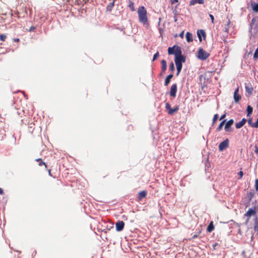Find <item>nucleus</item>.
I'll return each mask as SVG.
<instances>
[{
    "instance_id": "obj_29",
    "label": "nucleus",
    "mask_w": 258,
    "mask_h": 258,
    "mask_svg": "<svg viewBox=\"0 0 258 258\" xmlns=\"http://www.w3.org/2000/svg\"><path fill=\"white\" fill-rule=\"evenodd\" d=\"M258 58V47L256 49L254 53L253 54V58L256 59Z\"/></svg>"
},
{
    "instance_id": "obj_31",
    "label": "nucleus",
    "mask_w": 258,
    "mask_h": 258,
    "mask_svg": "<svg viewBox=\"0 0 258 258\" xmlns=\"http://www.w3.org/2000/svg\"><path fill=\"white\" fill-rule=\"evenodd\" d=\"M165 108L168 110V111H170V110H171V106H170V104L168 103V102H167L165 104Z\"/></svg>"
},
{
    "instance_id": "obj_3",
    "label": "nucleus",
    "mask_w": 258,
    "mask_h": 258,
    "mask_svg": "<svg viewBox=\"0 0 258 258\" xmlns=\"http://www.w3.org/2000/svg\"><path fill=\"white\" fill-rule=\"evenodd\" d=\"M258 211V204L255 205L252 208L249 209L244 214V216L246 217V220L245 223L247 224L249 222L251 217L252 216L256 215V212Z\"/></svg>"
},
{
    "instance_id": "obj_37",
    "label": "nucleus",
    "mask_w": 258,
    "mask_h": 258,
    "mask_svg": "<svg viewBox=\"0 0 258 258\" xmlns=\"http://www.w3.org/2000/svg\"><path fill=\"white\" fill-rule=\"evenodd\" d=\"M253 127L257 128L258 127V118L256 119V121L255 123H254Z\"/></svg>"
},
{
    "instance_id": "obj_6",
    "label": "nucleus",
    "mask_w": 258,
    "mask_h": 258,
    "mask_svg": "<svg viewBox=\"0 0 258 258\" xmlns=\"http://www.w3.org/2000/svg\"><path fill=\"white\" fill-rule=\"evenodd\" d=\"M124 227V223L122 221H118L115 223V228L117 231H122Z\"/></svg>"
},
{
    "instance_id": "obj_1",
    "label": "nucleus",
    "mask_w": 258,
    "mask_h": 258,
    "mask_svg": "<svg viewBox=\"0 0 258 258\" xmlns=\"http://www.w3.org/2000/svg\"><path fill=\"white\" fill-rule=\"evenodd\" d=\"M169 54H174L175 63L177 69V75L180 73L182 67V62L185 61V56L182 55V51L180 46L175 45L173 47H169L168 48Z\"/></svg>"
},
{
    "instance_id": "obj_40",
    "label": "nucleus",
    "mask_w": 258,
    "mask_h": 258,
    "mask_svg": "<svg viewBox=\"0 0 258 258\" xmlns=\"http://www.w3.org/2000/svg\"><path fill=\"white\" fill-rule=\"evenodd\" d=\"M209 16L211 19V21H212V23H214V17L213 15H212V14H210Z\"/></svg>"
},
{
    "instance_id": "obj_13",
    "label": "nucleus",
    "mask_w": 258,
    "mask_h": 258,
    "mask_svg": "<svg viewBox=\"0 0 258 258\" xmlns=\"http://www.w3.org/2000/svg\"><path fill=\"white\" fill-rule=\"evenodd\" d=\"M147 195V192L145 190L142 191L139 193V201H141L143 198H145Z\"/></svg>"
},
{
    "instance_id": "obj_43",
    "label": "nucleus",
    "mask_w": 258,
    "mask_h": 258,
    "mask_svg": "<svg viewBox=\"0 0 258 258\" xmlns=\"http://www.w3.org/2000/svg\"><path fill=\"white\" fill-rule=\"evenodd\" d=\"M4 194L3 189L0 187V195H3Z\"/></svg>"
},
{
    "instance_id": "obj_32",
    "label": "nucleus",
    "mask_w": 258,
    "mask_h": 258,
    "mask_svg": "<svg viewBox=\"0 0 258 258\" xmlns=\"http://www.w3.org/2000/svg\"><path fill=\"white\" fill-rule=\"evenodd\" d=\"M248 124L253 127V125L254 123L252 122V119L251 118H249L247 120Z\"/></svg>"
},
{
    "instance_id": "obj_34",
    "label": "nucleus",
    "mask_w": 258,
    "mask_h": 258,
    "mask_svg": "<svg viewBox=\"0 0 258 258\" xmlns=\"http://www.w3.org/2000/svg\"><path fill=\"white\" fill-rule=\"evenodd\" d=\"M159 56V52H157L153 56V61H154Z\"/></svg>"
},
{
    "instance_id": "obj_25",
    "label": "nucleus",
    "mask_w": 258,
    "mask_h": 258,
    "mask_svg": "<svg viewBox=\"0 0 258 258\" xmlns=\"http://www.w3.org/2000/svg\"><path fill=\"white\" fill-rule=\"evenodd\" d=\"M252 110H253L252 107H251L250 106L248 105L247 107V116H249L251 114V113L252 112Z\"/></svg>"
},
{
    "instance_id": "obj_19",
    "label": "nucleus",
    "mask_w": 258,
    "mask_h": 258,
    "mask_svg": "<svg viewBox=\"0 0 258 258\" xmlns=\"http://www.w3.org/2000/svg\"><path fill=\"white\" fill-rule=\"evenodd\" d=\"M185 36H186V41L187 42H190L192 41L193 39H192V34L191 33H190L189 32H187L186 33Z\"/></svg>"
},
{
    "instance_id": "obj_24",
    "label": "nucleus",
    "mask_w": 258,
    "mask_h": 258,
    "mask_svg": "<svg viewBox=\"0 0 258 258\" xmlns=\"http://www.w3.org/2000/svg\"><path fill=\"white\" fill-rule=\"evenodd\" d=\"M225 121H226V120H223L221 121V122L220 123L218 127L217 128V130H216L217 131L219 132L222 130L224 124L225 123Z\"/></svg>"
},
{
    "instance_id": "obj_33",
    "label": "nucleus",
    "mask_w": 258,
    "mask_h": 258,
    "mask_svg": "<svg viewBox=\"0 0 258 258\" xmlns=\"http://www.w3.org/2000/svg\"><path fill=\"white\" fill-rule=\"evenodd\" d=\"M247 196L248 197V202H249L251 200V199L252 198L253 196V194L252 193V192H249V193H248L247 194Z\"/></svg>"
},
{
    "instance_id": "obj_9",
    "label": "nucleus",
    "mask_w": 258,
    "mask_h": 258,
    "mask_svg": "<svg viewBox=\"0 0 258 258\" xmlns=\"http://www.w3.org/2000/svg\"><path fill=\"white\" fill-rule=\"evenodd\" d=\"M176 92L177 85L176 84H174L171 87V90L170 92V96L173 97H175L176 96Z\"/></svg>"
},
{
    "instance_id": "obj_23",
    "label": "nucleus",
    "mask_w": 258,
    "mask_h": 258,
    "mask_svg": "<svg viewBox=\"0 0 258 258\" xmlns=\"http://www.w3.org/2000/svg\"><path fill=\"white\" fill-rule=\"evenodd\" d=\"M34 123L33 122H31L29 124L28 126V131L30 133H32L33 132V130L34 129Z\"/></svg>"
},
{
    "instance_id": "obj_4",
    "label": "nucleus",
    "mask_w": 258,
    "mask_h": 258,
    "mask_svg": "<svg viewBox=\"0 0 258 258\" xmlns=\"http://www.w3.org/2000/svg\"><path fill=\"white\" fill-rule=\"evenodd\" d=\"M210 56V53L204 50L202 48H199L198 51V57L201 60H206Z\"/></svg>"
},
{
    "instance_id": "obj_15",
    "label": "nucleus",
    "mask_w": 258,
    "mask_h": 258,
    "mask_svg": "<svg viewBox=\"0 0 258 258\" xmlns=\"http://www.w3.org/2000/svg\"><path fill=\"white\" fill-rule=\"evenodd\" d=\"M253 228L255 231H258V217L256 215L254 219Z\"/></svg>"
},
{
    "instance_id": "obj_18",
    "label": "nucleus",
    "mask_w": 258,
    "mask_h": 258,
    "mask_svg": "<svg viewBox=\"0 0 258 258\" xmlns=\"http://www.w3.org/2000/svg\"><path fill=\"white\" fill-rule=\"evenodd\" d=\"M214 229V226L213 224V222L211 221L209 225H208L207 230L209 232H211Z\"/></svg>"
},
{
    "instance_id": "obj_44",
    "label": "nucleus",
    "mask_w": 258,
    "mask_h": 258,
    "mask_svg": "<svg viewBox=\"0 0 258 258\" xmlns=\"http://www.w3.org/2000/svg\"><path fill=\"white\" fill-rule=\"evenodd\" d=\"M35 29V28L33 26H32L31 28H30V29L29 30V31H31L32 30H34Z\"/></svg>"
},
{
    "instance_id": "obj_41",
    "label": "nucleus",
    "mask_w": 258,
    "mask_h": 258,
    "mask_svg": "<svg viewBox=\"0 0 258 258\" xmlns=\"http://www.w3.org/2000/svg\"><path fill=\"white\" fill-rule=\"evenodd\" d=\"M254 147H255L254 152L256 154H258V147L256 145H255Z\"/></svg>"
},
{
    "instance_id": "obj_17",
    "label": "nucleus",
    "mask_w": 258,
    "mask_h": 258,
    "mask_svg": "<svg viewBox=\"0 0 258 258\" xmlns=\"http://www.w3.org/2000/svg\"><path fill=\"white\" fill-rule=\"evenodd\" d=\"M245 91L246 92L248 93L249 95H251L252 94L253 88L250 85H245Z\"/></svg>"
},
{
    "instance_id": "obj_20",
    "label": "nucleus",
    "mask_w": 258,
    "mask_h": 258,
    "mask_svg": "<svg viewBox=\"0 0 258 258\" xmlns=\"http://www.w3.org/2000/svg\"><path fill=\"white\" fill-rule=\"evenodd\" d=\"M36 161L38 162V165L40 166L44 165L45 166V168L46 169L47 166L45 162H44L41 158H38L36 159Z\"/></svg>"
},
{
    "instance_id": "obj_30",
    "label": "nucleus",
    "mask_w": 258,
    "mask_h": 258,
    "mask_svg": "<svg viewBox=\"0 0 258 258\" xmlns=\"http://www.w3.org/2000/svg\"><path fill=\"white\" fill-rule=\"evenodd\" d=\"M218 118V114H216L214 115L213 118V123L215 124Z\"/></svg>"
},
{
    "instance_id": "obj_36",
    "label": "nucleus",
    "mask_w": 258,
    "mask_h": 258,
    "mask_svg": "<svg viewBox=\"0 0 258 258\" xmlns=\"http://www.w3.org/2000/svg\"><path fill=\"white\" fill-rule=\"evenodd\" d=\"M170 69L173 71L174 70V66L173 62H171L169 66Z\"/></svg>"
},
{
    "instance_id": "obj_47",
    "label": "nucleus",
    "mask_w": 258,
    "mask_h": 258,
    "mask_svg": "<svg viewBox=\"0 0 258 258\" xmlns=\"http://www.w3.org/2000/svg\"><path fill=\"white\" fill-rule=\"evenodd\" d=\"M183 33H184V32H183V31H182V32L180 34V36L181 37H183Z\"/></svg>"
},
{
    "instance_id": "obj_16",
    "label": "nucleus",
    "mask_w": 258,
    "mask_h": 258,
    "mask_svg": "<svg viewBox=\"0 0 258 258\" xmlns=\"http://www.w3.org/2000/svg\"><path fill=\"white\" fill-rule=\"evenodd\" d=\"M172 77H173V75L170 74V75H169L168 76H167V77L166 78L165 80V83H164V85L166 86L168 85V84H169V83L171 81V79Z\"/></svg>"
},
{
    "instance_id": "obj_22",
    "label": "nucleus",
    "mask_w": 258,
    "mask_h": 258,
    "mask_svg": "<svg viewBox=\"0 0 258 258\" xmlns=\"http://www.w3.org/2000/svg\"><path fill=\"white\" fill-rule=\"evenodd\" d=\"M128 7L130 8V10L134 12L135 11V7H134V3L131 1H129V4L128 5Z\"/></svg>"
},
{
    "instance_id": "obj_5",
    "label": "nucleus",
    "mask_w": 258,
    "mask_h": 258,
    "mask_svg": "<svg viewBox=\"0 0 258 258\" xmlns=\"http://www.w3.org/2000/svg\"><path fill=\"white\" fill-rule=\"evenodd\" d=\"M229 145L228 139H226L224 141L222 142L219 145V150L220 151H222L226 149Z\"/></svg>"
},
{
    "instance_id": "obj_38",
    "label": "nucleus",
    "mask_w": 258,
    "mask_h": 258,
    "mask_svg": "<svg viewBox=\"0 0 258 258\" xmlns=\"http://www.w3.org/2000/svg\"><path fill=\"white\" fill-rule=\"evenodd\" d=\"M238 174L239 175V178L240 179L242 178L243 175V172L242 171H240L238 173Z\"/></svg>"
},
{
    "instance_id": "obj_7",
    "label": "nucleus",
    "mask_w": 258,
    "mask_h": 258,
    "mask_svg": "<svg viewBox=\"0 0 258 258\" xmlns=\"http://www.w3.org/2000/svg\"><path fill=\"white\" fill-rule=\"evenodd\" d=\"M197 35L199 39V41L201 42L202 41V37L204 38V39H205L206 37V34L204 30H198L197 31Z\"/></svg>"
},
{
    "instance_id": "obj_46",
    "label": "nucleus",
    "mask_w": 258,
    "mask_h": 258,
    "mask_svg": "<svg viewBox=\"0 0 258 258\" xmlns=\"http://www.w3.org/2000/svg\"><path fill=\"white\" fill-rule=\"evenodd\" d=\"M48 174L50 175V176H52V174L51 173V170L50 169H48Z\"/></svg>"
},
{
    "instance_id": "obj_39",
    "label": "nucleus",
    "mask_w": 258,
    "mask_h": 258,
    "mask_svg": "<svg viewBox=\"0 0 258 258\" xmlns=\"http://www.w3.org/2000/svg\"><path fill=\"white\" fill-rule=\"evenodd\" d=\"M201 233V231H199V232H198V234H195L193 235L192 237V239H195L197 237H198L199 234H200Z\"/></svg>"
},
{
    "instance_id": "obj_10",
    "label": "nucleus",
    "mask_w": 258,
    "mask_h": 258,
    "mask_svg": "<svg viewBox=\"0 0 258 258\" xmlns=\"http://www.w3.org/2000/svg\"><path fill=\"white\" fill-rule=\"evenodd\" d=\"M239 89L237 88L234 93V99L236 103H238L241 99V96L238 94Z\"/></svg>"
},
{
    "instance_id": "obj_12",
    "label": "nucleus",
    "mask_w": 258,
    "mask_h": 258,
    "mask_svg": "<svg viewBox=\"0 0 258 258\" xmlns=\"http://www.w3.org/2000/svg\"><path fill=\"white\" fill-rule=\"evenodd\" d=\"M251 7L252 11L254 12H258V4L255 2H251Z\"/></svg>"
},
{
    "instance_id": "obj_8",
    "label": "nucleus",
    "mask_w": 258,
    "mask_h": 258,
    "mask_svg": "<svg viewBox=\"0 0 258 258\" xmlns=\"http://www.w3.org/2000/svg\"><path fill=\"white\" fill-rule=\"evenodd\" d=\"M233 123L234 120L232 119H230L226 122L225 126V130L226 132H230L232 131V130H231L230 127L233 124Z\"/></svg>"
},
{
    "instance_id": "obj_42",
    "label": "nucleus",
    "mask_w": 258,
    "mask_h": 258,
    "mask_svg": "<svg viewBox=\"0 0 258 258\" xmlns=\"http://www.w3.org/2000/svg\"><path fill=\"white\" fill-rule=\"evenodd\" d=\"M225 117H226V114H223L221 116V117L220 118V120L223 119Z\"/></svg>"
},
{
    "instance_id": "obj_26",
    "label": "nucleus",
    "mask_w": 258,
    "mask_h": 258,
    "mask_svg": "<svg viewBox=\"0 0 258 258\" xmlns=\"http://www.w3.org/2000/svg\"><path fill=\"white\" fill-rule=\"evenodd\" d=\"M178 109H179L178 107V106H176L173 109H171V110H170V111H168V114H170V115H172L174 112L177 111Z\"/></svg>"
},
{
    "instance_id": "obj_14",
    "label": "nucleus",
    "mask_w": 258,
    "mask_h": 258,
    "mask_svg": "<svg viewBox=\"0 0 258 258\" xmlns=\"http://www.w3.org/2000/svg\"><path fill=\"white\" fill-rule=\"evenodd\" d=\"M203 4L204 3V0H191L190 2V6L195 5L196 4Z\"/></svg>"
},
{
    "instance_id": "obj_28",
    "label": "nucleus",
    "mask_w": 258,
    "mask_h": 258,
    "mask_svg": "<svg viewBox=\"0 0 258 258\" xmlns=\"http://www.w3.org/2000/svg\"><path fill=\"white\" fill-rule=\"evenodd\" d=\"M7 38V36L5 34H2L0 35V40L5 41Z\"/></svg>"
},
{
    "instance_id": "obj_50",
    "label": "nucleus",
    "mask_w": 258,
    "mask_h": 258,
    "mask_svg": "<svg viewBox=\"0 0 258 258\" xmlns=\"http://www.w3.org/2000/svg\"><path fill=\"white\" fill-rule=\"evenodd\" d=\"M110 5L111 6H114V3H110Z\"/></svg>"
},
{
    "instance_id": "obj_21",
    "label": "nucleus",
    "mask_w": 258,
    "mask_h": 258,
    "mask_svg": "<svg viewBox=\"0 0 258 258\" xmlns=\"http://www.w3.org/2000/svg\"><path fill=\"white\" fill-rule=\"evenodd\" d=\"M161 70L162 72L165 71L167 68V63L165 60H162L161 62Z\"/></svg>"
},
{
    "instance_id": "obj_2",
    "label": "nucleus",
    "mask_w": 258,
    "mask_h": 258,
    "mask_svg": "<svg viewBox=\"0 0 258 258\" xmlns=\"http://www.w3.org/2000/svg\"><path fill=\"white\" fill-rule=\"evenodd\" d=\"M139 21L144 25H148L147 10L144 7H140L138 10Z\"/></svg>"
},
{
    "instance_id": "obj_49",
    "label": "nucleus",
    "mask_w": 258,
    "mask_h": 258,
    "mask_svg": "<svg viewBox=\"0 0 258 258\" xmlns=\"http://www.w3.org/2000/svg\"><path fill=\"white\" fill-rule=\"evenodd\" d=\"M15 41H16V42H19V38H17V39H15Z\"/></svg>"
},
{
    "instance_id": "obj_45",
    "label": "nucleus",
    "mask_w": 258,
    "mask_h": 258,
    "mask_svg": "<svg viewBox=\"0 0 258 258\" xmlns=\"http://www.w3.org/2000/svg\"><path fill=\"white\" fill-rule=\"evenodd\" d=\"M177 1H178L177 0H171V4H173L177 2Z\"/></svg>"
},
{
    "instance_id": "obj_35",
    "label": "nucleus",
    "mask_w": 258,
    "mask_h": 258,
    "mask_svg": "<svg viewBox=\"0 0 258 258\" xmlns=\"http://www.w3.org/2000/svg\"><path fill=\"white\" fill-rule=\"evenodd\" d=\"M255 188L256 190H258V179H256L255 180Z\"/></svg>"
},
{
    "instance_id": "obj_27",
    "label": "nucleus",
    "mask_w": 258,
    "mask_h": 258,
    "mask_svg": "<svg viewBox=\"0 0 258 258\" xmlns=\"http://www.w3.org/2000/svg\"><path fill=\"white\" fill-rule=\"evenodd\" d=\"M255 22V18H252L251 20L250 25V30H252L253 28V25H254V23Z\"/></svg>"
},
{
    "instance_id": "obj_48",
    "label": "nucleus",
    "mask_w": 258,
    "mask_h": 258,
    "mask_svg": "<svg viewBox=\"0 0 258 258\" xmlns=\"http://www.w3.org/2000/svg\"><path fill=\"white\" fill-rule=\"evenodd\" d=\"M203 77H204L203 75H201V76H200V80H202V79Z\"/></svg>"
},
{
    "instance_id": "obj_11",
    "label": "nucleus",
    "mask_w": 258,
    "mask_h": 258,
    "mask_svg": "<svg viewBox=\"0 0 258 258\" xmlns=\"http://www.w3.org/2000/svg\"><path fill=\"white\" fill-rule=\"evenodd\" d=\"M246 121V119L245 118H242V120L238 122H237L236 124H235V127L236 128H241V127H242L244 124L245 123Z\"/></svg>"
}]
</instances>
